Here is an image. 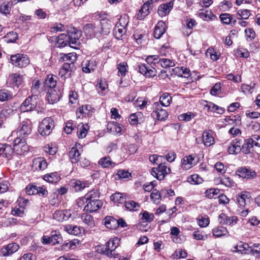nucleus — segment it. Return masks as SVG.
<instances>
[{"mask_svg":"<svg viewBox=\"0 0 260 260\" xmlns=\"http://www.w3.org/2000/svg\"><path fill=\"white\" fill-rule=\"evenodd\" d=\"M120 239L117 237L110 238L105 245L98 246L96 250L109 257H116L117 254L115 249L119 246Z\"/></svg>","mask_w":260,"mask_h":260,"instance_id":"nucleus-1","label":"nucleus"},{"mask_svg":"<svg viewBox=\"0 0 260 260\" xmlns=\"http://www.w3.org/2000/svg\"><path fill=\"white\" fill-rule=\"evenodd\" d=\"M54 127V122L51 117H46L40 123L38 132L43 136H48Z\"/></svg>","mask_w":260,"mask_h":260,"instance_id":"nucleus-2","label":"nucleus"},{"mask_svg":"<svg viewBox=\"0 0 260 260\" xmlns=\"http://www.w3.org/2000/svg\"><path fill=\"white\" fill-rule=\"evenodd\" d=\"M32 123L30 119L22 121L17 129L16 134L18 137L24 138L31 134Z\"/></svg>","mask_w":260,"mask_h":260,"instance_id":"nucleus-3","label":"nucleus"},{"mask_svg":"<svg viewBox=\"0 0 260 260\" xmlns=\"http://www.w3.org/2000/svg\"><path fill=\"white\" fill-rule=\"evenodd\" d=\"M13 152H15L18 155H22L28 152L29 149L26 144L25 139L23 138L17 137L14 140Z\"/></svg>","mask_w":260,"mask_h":260,"instance_id":"nucleus-4","label":"nucleus"},{"mask_svg":"<svg viewBox=\"0 0 260 260\" xmlns=\"http://www.w3.org/2000/svg\"><path fill=\"white\" fill-rule=\"evenodd\" d=\"M10 59L14 66L19 68L25 67L30 62L28 56L25 54L21 53L11 55Z\"/></svg>","mask_w":260,"mask_h":260,"instance_id":"nucleus-5","label":"nucleus"},{"mask_svg":"<svg viewBox=\"0 0 260 260\" xmlns=\"http://www.w3.org/2000/svg\"><path fill=\"white\" fill-rule=\"evenodd\" d=\"M170 172V169L169 168H168L164 164L160 163L157 168L152 169L151 174L157 180H162Z\"/></svg>","mask_w":260,"mask_h":260,"instance_id":"nucleus-6","label":"nucleus"},{"mask_svg":"<svg viewBox=\"0 0 260 260\" xmlns=\"http://www.w3.org/2000/svg\"><path fill=\"white\" fill-rule=\"evenodd\" d=\"M83 31L85 36L88 38L100 37V28H99L97 24H86L83 27Z\"/></svg>","mask_w":260,"mask_h":260,"instance_id":"nucleus-7","label":"nucleus"},{"mask_svg":"<svg viewBox=\"0 0 260 260\" xmlns=\"http://www.w3.org/2000/svg\"><path fill=\"white\" fill-rule=\"evenodd\" d=\"M81 36V32L77 30H71L66 35V39L69 40L70 47L76 48V46L80 44V39Z\"/></svg>","mask_w":260,"mask_h":260,"instance_id":"nucleus-8","label":"nucleus"},{"mask_svg":"<svg viewBox=\"0 0 260 260\" xmlns=\"http://www.w3.org/2000/svg\"><path fill=\"white\" fill-rule=\"evenodd\" d=\"M154 111L152 113V116L154 118L156 117L158 120L164 121L168 116V113L166 110L162 109L161 106L159 103L155 102L153 105Z\"/></svg>","mask_w":260,"mask_h":260,"instance_id":"nucleus-9","label":"nucleus"},{"mask_svg":"<svg viewBox=\"0 0 260 260\" xmlns=\"http://www.w3.org/2000/svg\"><path fill=\"white\" fill-rule=\"evenodd\" d=\"M236 174L240 177L247 180L255 179L257 176V174L255 171L246 167H241L239 168L238 170L236 171Z\"/></svg>","mask_w":260,"mask_h":260,"instance_id":"nucleus-10","label":"nucleus"},{"mask_svg":"<svg viewBox=\"0 0 260 260\" xmlns=\"http://www.w3.org/2000/svg\"><path fill=\"white\" fill-rule=\"evenodd\" d=\"M140 73L147 78H151L156 76L157 72L152 65L141 63L138 66Z\"/></svg>","mask_w":260,"mask_h":260,"instance_id":"nucleus-11","label":"nucleus"},{"mask_svg":"<svg viewBox=\"0 0 260 260\" xmlns=\"http://www.w3.org/2000/svg\"><path fill=\"white\" fill-rule=\"evenodd\" d=\"M104 224L107 228L110 229H115L117 225L122 228L127 226L126 222L122 218L116 220L111 217H106L104 219Z\"/></svg>","mask_w":260,"mask_h":260,"instance_id":"nucleus-12","label":"nucleus"},{"mask_svg":"<svg viewBox=\"0 0 260 260\" xmlns=\"http://www.w3.org/2000/svg\"><path fill=\"white\" fill-rule=\"evenodd\" d=\"M19 248V246L17 243H10L1 249L0 254L3 256H9L16 252Z\"/></svg>","mask_w":260,"mask_h":260,"instance_id":"nucleus-13","label":"nucleus"},{"mask_svg":"<svg viewBox=\"0 0 260 260\" xmlns=\"http://www.w3.org/2000/svg\"><path fill=\"white\" fill-rule=\"evenodd\" d=\"M93 111L90 105H83L77 109L76 115L78 118L89 117L91 115Z\"/></svg>","mask_w":260,"mask_h":260,"instance_id":"nucleus-14","label":"nucleus"},{"mask_svg":"<svg viewBox=\"0 0 260 260\" xmlns=\"http://www.w3.org/2000/svg\"><path fill=\"white\" fill-rule=\"evenodd\" d=\"M32 96H29L22 103L20 107L21 112L30 111L36 107L37 103L32 100Z\"/></svg>","mask_w":260,"mask_h":260,"instance_id":"nucleus-15","label":"nucleus"},{"mask_svg":"<svg viewBox=\"0 0 260 260\" xmlns=\"http://www.w3.org/2000/svg\"><path fill=\"white\" fill-rule=\"evenodd\" d=\"M60 93L58 90L54 88L49 89L47 93V100L49 103L53 104L60 99Z\"/></svg>","mask_w":260,"mask_h":260,"instance_id":"nucleus-16","label":"nucleus"},{"mask_svg":"<svg viewBox=\"0 0 260 260\" xmlns=\"http://www.w3.org/2000/svg\"><path fill=\"white\" fill-rule=\"evenodd\" d=\"M72 214L70 211L68 210H57L53 214V217L56 220L62 222L68 220Z\"/></svg>","mask_w":260,"mask_h":260,"instance_id":"nucleus-17","label":"nucleus"},{"mask_svg":"<svg viewBox=\"0 0 260 260\" xmlns=\"http://www.w3.org/2000/svg\"><path fill=\"white\" fill-rule=\"evenodd\" d=\"M97 25L100 28V37L102 35H108L112 27L111 23L107 20H102L97 24Z\"/></svg>","mask_w":260,"mask_h":260,"instance_id":"nucleus-18","label":"nucleus"},{"mask_svg":"<svg viewBox=\"0 0 260 260\" xmlns=\"http://www.w3.org/2000/svg\"><path fill=\"white\" fill-rule=\"evenodd\" d=\"M152 8V5H150L149 2H145L137 14V18L139 20L143 19L150 13Z\"/></svg>","mask_w":260,"mask_h":260,"instance_id":"nucleus-19","label":"nucleus"},{"mask_svg":"<svg viewBox=\"0 0 260 260\" xmlns=\"http://www.w3.org/2000/svg\"><path fill=\"white\" fill-rule=\"evenodd\" d=\"M85 202L86 203V205L85 206L84 210L90 212H93L97 211L103 205V203L101 201H91Z\"/></svg>","mask_w":260,"mask_h":260,"instance_id":"nucleus-20","label":"nucleus"},{"mask_svg":"<svg viewBox=\"0 0 260 260\" xmlns=\"http://www.w3.org/2000/svg\"><path fill=\"white\" fill-rule=\"evenodd\" d=\"M77 57L75 53H70L68 54H62L60 57V60L64 61L63 64H67L71 67V65L75 66V62L77 60Z\"/></svg>","mask_w":260,"mask_h":260,"instance_id":"nucleus-21","label":"nucleus"},{"mask_svg":"<svg viewBox=\"0 0 260 260\" xmlns=\"http://www.w3.org/2000/svg\"><path fill=\"white\" fill-rule=\"evenodd\" d=\"M32 167L37 170H44L47 168L48 164L43 157H37L32 161Z\"/></svg>","mask_w":260,"mask_h":260,"instance_id":"nucleus-22","label":"nucleus"},{"mask_svg":"<svg viewBox=\"0 0 260 260\" xmlns=\"http://www.w3.org/2000/svg\"><path fill=\"white\" fill-rule=\"evenodd\" d=\"M13 153V150L11 145L7 144H0V156H2L9 159Z\"/></svg>","mask_w":260,"mask_h":260,"instance_id":"nucleus-23","label":"nucleus"},{"mask_svg":"<svg viewBox=\"0 0 260 260\" xmlns=\"http://www.w3.org/2000/svg\"><path fill=\"white\" fill-rule=\"evenodd\" d=\"M250 195L248 192L240 193L237 197V201L239 205V208L242 209L247 204V202L250 201Z\"/></svg>","mask_w":260,"mask_h":260,"instance_id":"nucleus-24","label":"nucleus"},{"mask_svg":"<svg viewBox=\"0 0 260 260\" xmlns=\"http://www.w3.org/2000/svg\"><path fill=\"white\" fill-rule=\"evenodd\" d=\"M173 7V2H170L168 3L160 5L158 9V14L161 16H165L168 15Z\"/></svg>","mask_w":260,"mask_h":260,"instance_id":"nucleus-25","label":"nucleus"},{"mask_svg":"<svg viewBox=\"0 0 260 260\" xmlns=\"http://www.w3.org/2000/svg\"><path fill=\"white\" fill-rule=\"evenodd\" d=\"M219 221L222 224L234 225L237 222L236 216L229 217L225 214H221L219 216Z\"/></svg>","mask_w":260,"mask_h":260,"instance_id":"nucleus-26","label":"nucleus"},{"mask_svg":"<svg viewBox=\"0 0 260 260\" xmlns=\"http://www.w3.org/2000/svg\"><path fill=\"white\" fill-rule=\"evenodd\" d=\"M96 67V62L94 59L86 60L82 63V71L84 73H89L93 71Z\"/></svg>","mask_w":260,"mask_h":260,"instance_id":"nucleus-27","label":"nucleus"},{"mask_svg":"<svg viewBox=\"0 0 260 260\" xmlns=\"http://www.w3.org/2000/svg\"><path fill=\"white\" fill-rule=\"evenodd\" d=\"M108 131L113 135L121 134L122 127L117 122H109L107 124Z\"/></svg>","mask_w":260,"mask_h":260,"instance_id":"nucleus-28","label":"nucleus"},{"mask_svg":"<svg viewBox=\"0 0 260 260\" xmlns=\"http://www.w3.org/2000/svg\"><path fill=\"white\" fill-rule=\"evenodd\" d=\"M8 79L17 87L21 86L24 82V76L18 73L10 75Z\"/></svg>","mask_w":260,"mask_h":260,"instance_id":"nucleus-29","label":"nucleus"},{"mask_svg":"<svg viewBox=\"0 0 260 260\" xmlns=\"http://www.w3.org/2000/svg\"><path fill=\"white\" fill-rule=\"evenodd\" d=\"M166 31V24L162 21L157 22L154 31V37L156 39H159Z\"/></svg>","mask_w":260,"mask_h":260,"instance_id":"nucleus-30","label":"nucleus"},{"mask_svg":"<svg viewBox=\"0 0 260 260\" xmlns=\"http://www.w3.org/2000/svg\"><path fill=\"white\" fill-rule=\"evenodd\" d=\"M100 197V192L97 190H92L87 193L85 196L82 198V200L83 202L88 201H100L99 199Z\"/></svg>","mask_w":260,"mask_h":260,"instance_id":"nucleus-31","label":"nucleus"},{"mask_svg":"<svg viewBox=\"0 0 260 260\" xmlns=\"http://www.w3.org/2000/svg\"><path fill=\"white\" fill-rule=\"evenodd\" d=\"M241 150H242L241 143L237 139L233 140L228 148V152L231 154H237Z\"/></svg>","mask_w":260,"mask_h":260,"instance_id":"nucleus-32","label":"nucleus"},{"mask_svg":"<svg viewBox=\"0 0 260 260\" xmlns=\"http://www.w3.org/2000/svg\"><path fill=\"white\" fill-rule=\"evenodd\" d=\"M210 131H205L203 133V142L206 147H209L214 143V139Z\"/></svg>","mask_w":260,"mask_h":260,"instance_id":"nucleus-33","label":"nucleus"},{"mask_svg":"<svg viewBox=\"0 0 260 260\" xmlns=\"http://www.w3.org/2000/svg\"><path fill=\"white\" fill-rule=\"evenodd\" d=\"M64 230L70 234L78 236L82 234L83 229L76 225H66Z\"/></svg>","mask_w":260,"mask_h":260,"instance_id":"nucleus-34","label":"nucleus"},{"mask_svg":"<svg viewBox=\"0 0 260 260\" xmlns=\"http://www.w3.org/2000/svg\"><path fill=\"white\" fill-rule=\"evenodd\" d=\"M13 98L12 91L6 88L0 89V102H4L11 100Z\"/></svg>","mask_w":260,"mask_h":260,"instance_id":"nucleus-35","label":"nucleus"},{"mask_svg":"<svg viewBox=\"0 0 260 260\" xmlns=\"http://www.w3.org/2000/svg\"><path fill=\"white\" fill-rule=\"evenodd\" d=\"M57 77L52 74L48 75L44 82V86L49 89L56 87Z\"/></svg>","mask_w":260,"mask_h":260,"instance_id":"nucleus-36","label":"nucleus"},{"mask_svg":"<svg viewBox=\"0 0 260 260\" xmlns=\"http://www.w3.org/2000/svg\"><path fill=\"white\" fill-rule=\"evenodd\" d=\"M76 69L75 66L71 65V67L67 64H63L61 69L59 71V75L61 77H63V79L65 80L66 78H68L70 75V72L74 71Z\"/></svg>","mask_w":260,"mask_h":260,"instance_id":"nucleus-37","label":"nucleus"},{"mask_svg":"<svg viewBox=\"0 0 260 260\" xmlns=\"http://www.w3.org/2000/svg\"><path fill=\"white\" fill-rule=\"evenodd\" d=\"M194 157L191 155L185 156L181 160V168L184 170H188L193 164Z\"/></svg>","mask_w":260,"mask_h":260,"instance_id":"nucleus-38","label":"nucleus"},{"mask_svg":"<svg viewBox=\"0 0 260 260\" xmlns=\"http://www.w3.org/2000/svg\"><path fill=\"white\" fill-rule=\"evenodd\" d=\"M70 184L74 187L76 191H80L86 186V182L78 179H72L70 182Z\"/></svg>","mask_w":260,"mask_h":260,"instance_id":"nucleus-39","label":"nucleus"},{"mask_svg":"<svg viewBox=\"0 0 260 260\" xmlns=\"http://www.w3.org/2000/svg\"><path fill=\"white\" fill-rule=\"evenodd\" d=\"M212 232L213 236L217 238L224 236L229 233L228 230L222 226L214 228Z\"/></svg>","mask_w":260,"mask_h":260,"instance_id":"nucleus-40","label":"nucleus"},{"mask_svg":"<svg viewBox=\"0 0 260 260\" xmlns=\"http://www.w3.org/2000/svg\"><path fill=\"white\" fill-rule=\"evenodd\" d=\"M249 245L242 242L238 243L234 247V251L242 254H248Z\"/></svg>","mask_w":260,"mask_h":260,"instance_id":"nucleus-41","label":"nucleus"},{"mask_svg":"<svg viewBox=\"0 0 260 260\" xmlns=\"http://www.w3.org/2000/svg\"><path fill=\"white\" fill-rule=\"evenodd\" d=\"M43 179L50 183H56L59 181L60 178L57 172H53L45 175Z\"/></svg>","mask_w":260,"mask_h":260,"instance_id":"nucleus-42","label":"nucleus"},{"mask_svg":"<svg viewBox=\"0 0 260 260\" xmlns=\"http://www.w3.org/2000/svg\"><path fill=\"white\" fill-rule=\"evenodd\" d=\"M126 32V28L121 27V26H119V25H115L113 34L117 39L122 40Z\"/></svg>","mask_w":260,"mask_h":260,"instance_id":"nucleus-43","label":"nucleus"},{"mask_svg":"<svg viewBox=\"0 0 260 260\" xmlns=\"http://www.w3.org/2000/svg\"><path fill=\"white\" fill-rule=\"evenodd\" d=\"M159 102L161 106L168 107L172 102V97L168 92L164 93L159 98Z\"/></svg>","mask_w":260,"mask_h":260,"instance_id":"nucleus-44","label":"nucleus"},{"mask_svg":"<svg viewBox=\"0 0 260 260\" xmlns=\"http://www.w3.org/2000/svg\"><path fill=\"white\" fill-rule=\"evenodd\" d=\"M110 199L113 202L118 204H122L124 203L126 200L125 196L120 192L113 193L111 196Z\"/></svg>","mask_w":260,"mask_h":260,"instance_id":"nucleus-45","label":"nucleus"},{"mask_svg":"<svg viewBox=\"0 0 260 260\" xmlns=\"http://www.w3.org/2000/svg\"><path fill=\"white\" fill-rule=\"evenodd\" d=\"M80 154L76 147H73L69 152V156L72 163H78Z\"/></svg>","mask_w":260,"mask_h":260,"instance_id":"nucleus-46","label":"nucleus"},{"mask_svg":"<svg viewBox=\"0 0 260 260\" xmlns=\"http://www.w3.org/2000/svg\"><path fill=\"white\" fill-rule=\"evenodd\" d=\"M40 86L41 82L39 80H34L32 81V85L31 89L32 95L31 96H32L36 99V97L41 93Z\"/></svg>","mask_w":260,"mask_h":260,"instance_id":"nucleus-47","label":"nucleus"},{"mask_svg":"<svg viewBox=\"0 0 260 260\" xmlns=\"http://www.w3.org/2000/svg\"><path fill=\"white\" fill-rule=\"evenodd\" d=\"M77 135L79 138H83L86 137L89 126L87 124L80 123L78 126Z\"/></svg>","mask_w":260,"mask_h":260,"instance_id":"nucleus-48","label":"nucleus"},{"mask_svg":"<svg viewBox=\"0 0 260 260\" xmlns=\"http://www.w3.org/2000/svg\"><path fill=\"white\" fill-rule=\"evenodd\" d=\"M124 206L125 208L129 211H138L140 208V205L133 201V200H128L124 202Z\"/></svg>","mask_w":260,"mask_h":260,"instance_id":"nucleus-49","label":"nucleus"},{"mask_svg":"<svg viewBox=\"0 0 260 260\" xmlns=\"http://www.w3.org/2000/svg\"><path fill=\"white\" fill-rule=\"evenodd\" d=\"M81 219L90 228L94 226V221L93 217L87 213H83L81 215Z\"/></svg>","mask_w":260,"mask_h":260,"instance_id":"nucleus-50","label":"nucleus"},{"mask_svg":"<svg viewBox=\"0 0 260 260\" xmlns=\"http://www.w3.org/2000/svg\"><path fill=\"white\" fill-rule=\"evenodd\" d=\"M13 109L9 107L2 109L0 112V121L3 123L4 120L13 114Z\"/></svg>","mask_w":260,"mask_h":260,"instance_id":"nucleus-51","label":"nucleus"},{"mask_svg":"<svg viewBox=\"0 0 260 260\" xmlns=\"http://www.w3.org/2000/svg\"><path fill=\"white\" fill-rule=\"evenodd\" d=\"M66 35L61 34L59 37L57 41L56 45L58 47H64L67 45L70 46V43H69V40L66 39Z\"/></svg>","mask_w":260,"mask_h":260,"instance_id":"nucleus-52","label":"nucleus"},{"mask_svg":"<svg viewBox=\"0 0 260 260\" xmlns=\"http://www.w3.org/2000/svg\"><path fill=\"white\" fill-rule=\"evenodd\" d=\"M99 164L103 168H109L110 167L114 166L115 162H113L110 157H104L100 159L99 161Z\"/></svg>","mask_w":260,"mask_h":260,"instance_id":"nucleus-53","label":"nucleus"},{"mask_svg":"<svg viewBox=\"0 0 260 260\" xmlns=\"http://www.w3.org/2000/svg\"><path fill=\"white\" fill-rule=\"evenodd\" d=\"M118 70V75L121 77L125 76L126 73L127 72V64L125 62L119 63L117 66Z\"/></svg>","mask_w":260,"mask_h":260,"instance_id":"nucleus-54","label":"nucleus"},{"mask_svg":"<svg viewBox=\"0 0 260 260\" xmlns=\"http://www.w3.org/2000/svg\"><path fill=\"white\" fill-rule=\"evenodd\" d=\"M159 63L162 68L173 67L175 64L174 60L167 58H159Z\"/></svg>","mask_w":260,"mask_h":260,"instance_id":"nucleus-55","label":"nucleus"},{"mask_svg":"<svg viewBox=\"0 0 260 260\" xmlns=\"http://www.w3.org/2000/svg\"><path fill=\"white\" fill-rule=\"evenodd\" d=\"M250 140H251L250 138L247 139L245 141V144H244L242 145V147H241L242 151L244 153L246 154V153H248L250 152L252 148L254 146V144L251 143Z\"/></svg>","mask_w":260,"mask_h":260,"instance_id":"nucleus-56","label":"nucleus"},{"mask_svg":"<svg viewBox=\"0 0 260 260\" xmlns=\"http://www.w3.org/2000/svg\"><path fill=\"white\" fill-rule=\"evenodd\" d=\"M12 6L11 1L7 3H4L2 4L0 6V12L5 15L9 14Z\"/></svg>","mask_w":260,"mask_h":260,"instance_id":"nucleus-57","label":"nucleus"},{"mask_svg":"<svg viewBox=\"0 0 260 260\" xmlns=\"http://www.w3.org/2000/svg\"><path fill=\"white\" fill-rule=\"evenodd\" d=\"M150 198L155 204H158L161 200L160 193L156 189H153L151 193Z\"/></svg>","mask_w":260,"mask_h":260,"instance_id":"nucleus-58","label":"nucleus"},{"mask_svg":"<svg viewBox=\"0 0 260 260\" xmlns=\"http://www.w3.org/2000/svg\"><path fill=\"white\" fill-rule=\"evenodd\" d=\"M187 180L192 184H199L203 181V179L198 174L191 175L188 178Z\"/></svg>","mask_w":260,"mask_h":260,"instance_id":"nucleus-59","label":"nucleus"},{"mask_svg":"<svg viewBox=\"0 0 260 260\" xmlns=\"http://www.w3.org/2000/svg\"><path fill=\"white\" fill-rule=\"evenodd\" d=\"M220 190L217 188H210L206 190L205 193L207 197L209 199L215 198L216 196H218Z\"/></svg>","mask_w":260,"mask_h":260,"instance_id":"nucleus-60","label":"nucleus"},{"mask_svg":"<svg viewBox=\"0 0 260 260\" xmlns=\"http://www.w3.org/2000/svg\"><path fill=\"white\" fill-rule=\"evenodd\" d=\"M255 84L253 83L252 85H248L246 84H242L241 86V89L242 92L244 94H250L253 91L254 88Z\"/></svg>","mask_w":260,"mask_h":260,"instance_id":"nucleus-61","label":"nucleus"},{"mask_svg":"<svg viewBox=\"0 0 260 260\" xmlns=\"http://www.w3.org/2000/svg\"><path fill=\"white\" fill-rule=\"evenodd\" d=\"M128 22V16L126 14H124L120 17L118 22H117L116 25H119V26H121V27L126 28Z\"/></svg>","mask_w":260,"mask_h":260,"instance_id":"nucleus-62","label":"nucleus"},{"mask_svg":"<svg viewBox=\"0 0 260 260\" xmlns=\"http://www.w3.org/2000/svg\"><path fill=\"white\" fill-rule=\"evenodd\" d=\"M177 69L179 70L180 76L181 77L188 78L192 75V74L190 73V70L186 67H181L180 68Z\"/></svg>","mask_w":260,"mask_h":260,"instance_id":"nucleus-63","label":"nucleus"},{"mask_svg":"<svg viewBox=\"0 0 260 260\" xmlns=\"http://www.w3.org/2000/svg\"><path fill=\"white\" fill-rule=\"evenodd\" d=\"M195 115L191 112H188L180 114L178 116V119L179 120H184L189 121L194 117Z\"/></svg>","mask_w":260,"mask_h":260,"instance_id":"nucleus-64","label":"nucleus"}]
</instances>
